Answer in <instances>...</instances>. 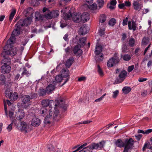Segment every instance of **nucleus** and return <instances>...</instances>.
<instances>
[{
  "instance_id": "obj_1",
  "label": "nucleus",
  "mask_w": 152,
  "mask_h": 152,
  "mask_svg": "<svg viewBox=\"0 0 152 152\" xmlns=\"http://www.w3.org/2000/svg\"><path fill=\"white\" fill-rule=\"evenodd\" d=\"M64 101L63 99H59L56 101V103H54L55 107L54 112L52 110V109H50L48 111V114L44 120V123L45 124L50 123V121L52 120H54L58 121L61 118V114L59 110L58 109V107H64L66 106L65 104Z\"/></svg>"
},
{
  "instance_id": "obj_2",
  "label": "nucleus",
  "mask_w": 152,
  "mask_h": 152,
  "mask_svg": "<svg viewBox=\"0 0 152 152\" xmlns=\"http://www.w3.org/2000/svg\"><path fill=\"white\" fill-rule=\"evenodd\" d=\"M16 35H12V34L11 37L7 41V44L3 48V51L1 53L2 56L6 57V55L7 56H15L17 53L16 49L15 48H13L12 45L14 44V40Z\"/></svg>"
},
{
  "instance_id": "obj_3",
  "label": "nucleus",
  "mask_w": 152,
  "mask_h": 152,
  "mask_svg": "<svg viewBox=\"0 0 152 152\" xmlns=\"http://www.w3.org/2000/svg\"><path fill=\"white\" fill-rule=\"evenodd\" d=\"M31 19L29 17L24 20L20 19L16 24L15 26L16 28L13 31L12 33V35H19L22 28L24 26H27L31 23Z\"/></svg>"
},
{
  "instance_id": "obj_4",
  "label": "nucleus",
  "mask_w": 152,
  "mask_h": 152,
  "mask_svg": "<svg viewBox=\"0 0 152 152\" xmlns=\"http://www.w3.org/2000/svg\"><path fill=\"white\" fill-rule=\"evenodd\" d=\"M37 95L36 94L33 93L31 97L28 95H24L21 97V99L22 104L25 108H26L30 104V100L34 98L37 97Z\"/></svg>"
},
{
  "instance_id": "obj_5",
  "label": "nucleus",
  "mask_w": 152,
  "mask_h": 152,
  "mask_svg": "<svg viewBox=\"0 0 152 152\" xmlns=\"http://www.w3.org/2000/svg\"><path fill=\"white\" fill-rule=\"evenodd\" d=\"M134 141L132 138L126 139L125 141V146L124 152H128L129 150L132 149L134 144Z\"/></svg>"
},
{
  "instance_id": "obj_6",
  "label": "nucleus",
  "mask_w": 152,
  "mask_h": 152,
  "mask_svg": "<svg viewBox=\"0 0 152 152\" xmlns=\"http://www.w3.org/2000/svg\"><path fill=\"white\" fill-rule=\"evenodd\" d=\"M105 143V142L104 140H102L99 143H93L89 145L92 150L94 149L102 150L104 148Z\"/></svg>"
},
{
  "instance_id": "obj_7",
  "label": "nucleus",
  "mask_w": 152,
  "mask_h": 152,
  "mask_svg": "<svg viewBox=\"0 0 152 152\" xmlns=\"http://www.w3.org/2000/svg\"><path fill=\"white\" fill-rule=\"evenodd\" d=\"M41 104L42 107L46 108L48 106L52 110L53 106L54 105V102L53 100H49L48 99H45L41 101Z\"/></svg>"
},
{
  "instance_id": "obj_8",
  "label": "nucleus",
  "mask_w": 152,
  "mask_h": 152,
  "mask_svg": "<svg viewBox=\"0 0 152 152\" xmlns=\"http://www.w3.org/2000/svg\"><path fill=\"white\" fill-rule=\"evenodd\" d=\"M120 71L121 69H120L117 68L115 70V73L116 74H118L120 73L118 77L121 80H123L126 77L127 72L125 70H122L120 72Z\"/></svg>"
},
{
  "instance_id": "obj_9",
  "label": "nucleus",
  "mask_w": 152,
  "mask_h": 152,
  "mask_svg": "<svg viewBox=\"0 0 152 152\" xmlns=\"http://www.w3.org/2000/svg\"><path fill=\"white\" fill-rule=\"evenodd\" d=\"M4 58L1 62V66H9L11 64V59L8 57V56L6 55V57H4Z\"/></svg>"
},
{
  "instance_id": "obj_10",
  "label": "nucleus",
  "mask_w": 152,
  "mask_h": 152,
  "mask_svg": "<svg viewBox=\"0 0 152 152\" xmlns=\"http://www.w3.org/2000/svg\"><path fill=\"white\" fill-rule=\"evenodd\" d=\"M114 58H111L107 62V66H113L116 65L120 61V59H115Z\"/></svg>"
},
{
  "instance_id": "obj_11",
  "label": "nucleus",
  "mask_w": 152,
  "mask_h": 152,
  "mask_svg": "<svg viewBox=\"0 0 152 152\" xmlns=\"http://www.w3.org/2000/svg\"><path fill=\"white\" fill-rule=\"evenodd\" d=\"M17 117L16 118L20 121L22 120L25 116V112L23 110L20 108H19L17 112H16Z\"/></svg>"
},
{
  "instance_id": "obj_12",
  "label": "nucleus",
  "mask_w": 152,
  "mask_h": 152,
  "mask_svg": "<svg viewBox=\"0 0 152 152\" xmlns=\"http://www.w3.org/2000/svg\"><path fill=\"white\" fill-rule=\"evenodd\" d=\"M139 1H134L133 3V7L134 9L135 10L140 11L141 9L143 7V4L139 2Z\"/></svg>"
},
{
  "instance_id": "obj_13",
  "label": "nucleus",
  "mask_w": 152,
  "mask_h": 152,
  "mask_svg": "<svg viewBox=\"0 0 152 152\" xmlns=\"http://www.w3.org/2000/svg\"><path fill=\"white\" fill-rule=\"evenodd\" d=\"M89 14L87 12H84L80 16L81 21L85 23L89 20Z\"/></svg>"
},
{
  "instance_id": "obj_14",
  "label": "nucleus",
  "mask_w": 152,
  "mask_h": 152,
  "mask_svg": "<svg viewBox=\"0 0 152 152\" xmlns=\"http://www.w3.org/2000/svg\"><path fill=\"white\" fill-rule=\"evenodd\" d=\"M41 123L39 119L36 117L33 118L31 121V125L34 127H37L39 126Z\"/></svg>"
},
{
  "instance_id": "obj_15",
  "label": "nucleus",
  "mask_w": 152,
  "mask_h": 152,
  "mask_svg": "<svg viewBox=\"0 0 152 152\" xmlns=\"http://www.w3.org/2000/svg\"><path fill=\"white\" fill-rule=\"evenodd\" d=\"M128 28L129 30H133L134 31L136 30L137 24L135 22L132 21V22L130 21L128 22Z\"/></svg>"
},
{
  "instance_id": "obj_16",
  "label": "nucleus",
  "mask_w": 152,
  "mask_h": 152,
  "mask_svg": "<svg viewBox=\"0 0 152 152\" xmlns=\"http://www.w3.org/2000/svg\"><path fill=\"white\" fill-rule=\"evenodd\" d=\"M73 53L76 55L80 56L83 53V51L81 50L78 45H77L75 46L73 49Z\"/></svg>"
},
{
  "instance_id": "obj_17",
  "label": "nucleus",
  "mask_w": 152,
  "mask_h": 152,
  "mask_svg": "<svg viewBox=\"0 0 152 152\" xmlns=\"http://www.w3.org/2000/svg\"><path fill=\"white\" fill-rule=\"evenodd\" d=\"M130 47L129 46L127 45L126 42H124L122 46V52L124 53H127L130 51Z\"/></svg>"
},
{
  "instance_id": "obj_18",
  "label": "nucleus",
  "mask_w": 152,
  "mask_h": 152,
  "mask_svg": "<svg viewBox=\"0 0 152 152\" xmlns=\"http://www.w3.org/2000/svg\"><path fill=\"white\" fill-rule=\"evenodd\" d=\"M35 20L36 21H42L44 18V15L41 14L39 13H36L35 15Z\"/></svg>"
},
{
  "instance_id": "obj_19",
  "label": "nucleus",
  "mask_w": 152,
  "mask_h": 152,
  "mask_svg": "<svg viewBox=\"0 0 152 152\" xmlns=\"http://www.w3.org/2000/svg\"><path fill=\"white\" fill-rule=\"evenodd\" d=\"M69 70L67 69H63L61 72V76L63 77H66L69 76Z\"/></svg>"
},
{
  "instance_id": "obj_20",
  "label": "nucleus",
  "mask_w": 152,
  "mask_h": 152,
  "mask_svg": "<svg viewBox=\"0 0 152 152\" xmlns=\"http://www.w3.org/2000/svg\"><path fill=\"white\" fill-rule=\"evenodd\" d=\"M10 95L9 97L10 100L14 101L18 99V95L17 93L14 92L13 93H12L11 92H10Z\"/></svg>"
},
{
  "instance_id": "obj_21",
  "label": "nucleus",
  "mask_w": 152,
  "mask_h": 152,
  "mask_svg": "<svg viewBox=\"0 0 152 152\" xmlns=\"http://www.w3.org/2000/svg\"><path fill=\"white\" fill-rule=\"evenodd\" d=\"M105 25L102 24L100 28V29L99 31V34L101 37L104 36L105 34Z\"/></svg>"
},
{
  "instance_id": "obj_22",
  "label": "nucleus",
  "mask_w": 152,
  "mask_h": 152,
  "mask_svg": "<svg viewBox=\"0 0 152 152\" xmlns=\"http://www.w3.org/2000/svg\"><path fill=\"white\" fill-rule=\"evenodd\" d=\"M87 28L84 26H81L79 29V32L80 35H83L86 34L88 32Z\"/></svg>"
},
{
  "instance_id": "obj_23",
  "label": "nucleus",
  "mask_w": 152,
  "mask_h": 152,
  "mask_svg": "<svg viewBox=\"0 0 152 152\" xmlns=\"http://www.w3.org/2000/svg\"><path fill=\"white\" fill-rule=\"evenodd\" d=\"M46 89L47 94H50L54 90L55 86L52 84H50L47 86Z\"/></svg>"
},
{
  "instance_id": "obj_24",
  "label": "nucleus",
  "mask_w": 152,
  "mask_h": 152,
  "mask_svg": "<svg viewBox=\"0 0 152 152\" xmlns=\"http://www.w3.org/2000/svg\"><path fill=\"white\" fill-rule=\"evenodd\" d=\"M125 142H124L121 139H118L115 142L116 145L119 147H124L125 146Z\"/></svg>"
},
{
  "instance_id": "obj_25",
  "label": "nucleus",
  "mask_w": 152,
  "mask_h": 152,
  "mask_svg": "<svg viewBox=\"0 0 152 152\" xmlns=\"http://www.w3.org/2000/svg\"><path fill=\"white\" fill-rule=\"evenodd\" d=\"M11 69V67H1V72L4 74L10 72Z\"/></svg>"
},
{
  "instance_id": "obj_26",
  "label": "nucleus",
  "mask_w": 152,
  "mask_h": 152,
  "mask_svg": "<svg viewBox=\"0 0 152 152\" xmlns=\"http://www.w3.org/2000/svg\"><path fill=\"white\" fill-rule=\"evenodd\" d=\"M63 80V77L60 74L56 75L55 78V81L54 82V84H56V83H60Z\"/></svg>"
},
{
  "instance_id": "obj_27",
  "label": "nucleus",
  "mask_w": 152,
  "mask_h": 152,
  "mask_svg": "<svg viewBox=\"0 0 152 152\" xmlns=\"http://www.w3.org/2000/svg\"><path fill=\"white\" fill-rule=\"evenodd\" d=\"M74 61V59L73 57H70L66 61L65 64L66 66H71L73 63Z\"/></svg>"
},
{
  "instance_id": "obj_28",
  "label": "nucleus",
  "mask_w": 152,
  "mask_h": 152,
  "mask_svg": "<svg viewBox=\"0 0 152 152\" xmlns=\"http://www.w3.org/2000/svg\"><path fill=\"white\" fill-rule=\"evenodd\" d=\"M102 50V47L101 46H96L95 48V54L96 55H98L100 54Z\"/></svg>"
},
{
  "instance_id": "obj_29",
  "label": "nucleus",
  "mask_w": 152,
  "mask_h": 152,
  "mask_svg": "<svg viewBox=\"0 0 152 152\" xmlns=\"http://www.w3.org/2000/svg\"><path fill=\"white\" fill-rule=\"evenodd\" d=\"M27 127V125L25 122L22 121L21 122L20 127L22 130L26 131Z\"/></svg>"
},
{
  "instance_id": "obj_30",
  "label": "nucleus",
  "mask_w": 152,
  "mask_h": 152,
  "mask_svg": "<svg viewBox=\"0 0 152 152\" xmlns=\"http://www.w3.org/2000/svg\"><path fill=\"white\" fill-rule=\"evenodd\" d=\"M72 20L75 22L78 23L81 21L80 16L79 15H75L72 16Z\"/></svg>"
},
{
  "instance_id": "obj_31",
  "label": "nucleus",
  "mask_w": 152,
  "mask_h": 152,
  "mask_svg": "<svg viewBox=\"0 0 152 152\" xmlns=\"http://www.w3.org/2000/svg\"><path fill=\"white\" fill-rule=\"evenodd\" d=\"M131 88L129 86H125L122 89L123 92L125 94L129 93L131 91Z\"/></svg>"
},
{
  "instance_id": "obj_32",
  "label": "nucleus",
  "mask_w": 152,
  "mask_h": 152,
  "mask_svg": "<svg viewBox=\"0 0 152 152\" xmlns=\"http://www.w3.org/2000/svg\"><path fill=\"white\" fill-rule=\"evenodd\" d=\"M46 93H47V92L46 89L45 90L42 88H41L39 89V96H44Z\"/></svg>"
},
{
  "instance_id": "obj_33",
  "label": "nucleus",
  "mask_w": 152,
  "mask_h": 152,
  "mask_svg": "<svg viewBox=\"0 0 152 152\" xmlns=\"http://www.w3.org/2000/svg\"><path fill=\"white\" fill-rule=\"evenodd\" d=\"M6 78L5 76L3 75H0V85H4L5 83Z\"/></svg>"
},
{
  "instance_id": "obj_34",
  "label": "nucleus",
  "mask_w": 152,
  "mask_h": 152,
  "mask_svg": "<svg viewBox=\"0 0 152 152\" xmlns=\"http://www.w3.org/2000/svg\"><path fill=\"white\" fill-rule=\"evenodd\" d=\"M90 146H88L85 147L84 149L79 151V152H93Z\"/></svg>"
},
{
  "instance_id": "obj_35",
  "label": "nucleus",
  "mask_w": 152,
  "mask_h": 152,
  "mask_svg": "<svg viewBox=\"0 0 152 152\" xmlns=\"http://www.w3.org/2000/svg\"><path fill=\"white\" fill-rule=\"evenodd\" d=\"M44 15V18H45L47 19H50L53 18L52 15V12L50 11L46 13Z\"/></svg>"
},
{
  "instance_id": "obj_36",
  "label": "nucleus",
  "mask_w": 152,
  "mask_h": 152,
  "mask_svg": "<svg viewBox=\"0 0 152 152\" xmlns=\"http://www.w3.org/2000/svg\"><path fill=\"white\" fill-rule=\"evenodd\" d=\"M16 12V10L15 9H13L11 12L9 16V20L10 22H11L13 19Z\"/></svg>"
},
{
  "instance_id": "obj_37",
  "label": "nucleus",
  "mask_w": 152,
  "mask_h": 152,
  "mask_svg": "<svg viewBox=\"0 0 152 152\" xmlns=\"http://www.w3.org/2000/svg\"><path fill=\"white\" fill-rule=\"evenodd\" d=\"M107 17L106 15L104 14L101 15L99 18V22L102 23H104L106 20Z\"/></svg>"
},
{
  "instance_id": "obj_38",
  "label": "nucleus",
  "mask_w": 152,
  "mask_h": 152,
  "mask_svg": "<svg viewBox=\"0 0 152 152\" xmlns=\"http://www.w3.org/2000/svg\"><path fill=\"white\" fill-rule=\"evenodd\" d=\"M135 43L134 39L132 37L129 40V46L131 47H133Z\"/></svg>"
},
{
  "instance_id": "obj_39",
  "label": "nucleus",
  "mask_w": 152,
  "mask_h": 152,
  "mask_svg": "<svg viewBox=\"0 0 152 152\" xmlns=\"http://www.w3.org/2000/svg\"><path fill=\"white\" fill-rule=\"evenodd\" d=\"M149 39L148 37H144L142 41V45H146L148 44Z\"/></svg>"
},
{
  "instance_id": "obj_40",
  "label": "nucleus",
  "mask_w": 152,
  "mask_h": 152,
  "mask_svg": "<svg viewBox=\"0 0 152 152\" xmlns=\"http://www.w3.org/2000/svg\"><path fill=\"white\" fill-rule=\"evenodd\" d=\"M51 12L53 18L57 17L59 15V12L57 10H54Z\"/></svg>"
},
{
  "instance_id": "obj_41",
  "label": "nucleus",
  "mask_w": 152,
  "mask_h": 152,
  "mask_svg": "<svg viewBox=\"0 0 152 152\" xmlns=\"http://www.w3.org/2000/svg\"><path fill=\"white\" fill-rule=\"evenodd\" d=\"M16 122V120L15 119H14L12 121V122L9 125L7 128V130L9 131L10 132L12 130V125L14 123H15V122Z\"/></svg>"
},
{
  "instance_id": "obj_42",
  "label": "nucleus",
  "mask_w": 152,
  "mask_h": 152,
  "mask_svg": "<svg viewBox=\"0 0 152 152\" xmlns=\"http://www.w3.org/2000/svg\"><path fill=\"white\" fill-rule=\"evenodd\" d=\"M116 23V20L114 18H111L109 21V24L111 26H113Z\"/></svg>"
},
{
  "instance_id": "obj_43",
  "label": "nucleus",
  "mask_w": 152,
  "mask_h": 152,
  "mask_svg": "<svg viewBox=\"0 0 152 152\" xmlns=\"http://www.w3.org/2000/svg\"><path fill=\"white\" fill-rule=\"evenodd\" d=\"M97 2L99 8L102 7L104 5V0H97Z\"/></svg>"
},
{
  "instance_id": "obj_44",
  "label": "nucleus",
  "mask_w": 152,
  "mask_h": 152,
  "mask_svg": "<svg viewBox=\"0 0 152 152\" xmlns=\"http://www.w3.org/2000/svg\"><path fill=\"white\" fill-rule=\"evenodd\" d=\"M86 40V37H82L80 38V42L82 46H84L85 45V42Z\"/></svg>"
},
{
  "instance_id": "obj_45",
  "label": "nucleus",
  "mask_w": 152,
  "mask_h": 152,
  "mask_svg": "<svg viewBox=\"0 0 152 152\" xmlns=\"http://www.w3.org/2000/svg\"><path fill=\"white\" fill-rule=\"evenodd\" d=\"M123 59L125 61H129L131 58V56L128 54H125L124 55L123 57Z\"/></svg>"
},
{
  "instance_id": "obj_46",
  "label": "nucleus",
  "mask_w": 152,
  "mask_h": 152,
  "mask_svg": "<svg viewBox=\"0 0 152 152\" xmlns=\"http://www.w3.org/2000/svg\"><path fill=\"white\" fill-rule=\"evenodd\" d=\"M119 91L116 90L113 92V94L112 96L113 99H116L119 94Z\"/></svg>"
},
{
  "instance_id": "obj_47",
  "label": "nucleus",
  "mask_w": 152,
  "mask_h": 152,
  "mask_svg": "<svg viewBox=\"0 0 152 152\" xmlns=\"http://www.w3.org/2000/svg\"><path fill=\"white\" fill-rule=\"evenodd\" d=\"M89 9L91 10H95L97 8V5L95 3H94L88 6Z\"/></svg>"
},
{
  "instance_id": "obj_48",
  "label": "nucleus",
  "mask_w": 152,
  "mask_h": 152,
  "mask_svg": "<svg viewBox=\"0 0 152 152\" xmlns=\"http://www.w3.org/2000/svg\"><path fill=\"white\" fill-rule=\"evenodd\" d=\"M23 76H21L20 74L18 73L16 75H15L14 78V81H17L19 79H20L22 78Z\"/></svg>"
},
{
  "instance_id": "obj_49",
  "label": "nucleus",
  "mask_w": 152,
  "mask_h": 152,
  "mask_svg": "<svg viewBox=\"0 0 152 152\" xmlns=\"http://www.w3.org/2000/svg\"><path fill=\"white\" fill-rule=\"evenodd\" d=\"M40 111L41 114L45 115L47 112V110L46 107H42Z\"/></svg>"
},
{
  "instance_id": "obj_50",
  "label": "nucleus",
  "mask_w": 152,
  "mask_h": 152,
  "mask_svg": "<svg viewBox=\"0 0 152 152\" xmlns=\"http://www.w3.org/2000/svg\"><path fill=\"white\" fill-rule=\"evenodd\" d=\"M23 71L21 74L22 76H23L24 75H27L28 76L29 75H30V73L28 71H27L25 68H23Z\"/></svg>"
},
{
  "instance_id": "obj_51",
  "label": "nucleus",
  "mask_w": 152,
  "mask_h": 152,
  "mask_svg": "<svg viewBox=\"0 0 152 152\" xmlns=\"http://www.w3.org/2000/svg\"><path fill=\"white\" fill-rule=\"evenodd\" d=\"M6 102L4 100V110L5 111V115L6 116L7 115V104H6Z\"/></svg>"
},
{
  "instance_id": "obj_52",
  "label": "nucleus",
  "mask_w": 152,
  "mask_h": 152,
  "mask_svg": "<svg viewBox=\"0 0 152 152\" xmlns=\"http://www.w3.org/2000/svg\"><path fill=\"white\" fill-rule=\"evenodd\" d=\"M128 20V17H127L124 19L123 21L122 25L123 26L126 25Z\"/></svg>"
},
{
  "instance_id": "obj_53",
  "label": "nucleus",
  "mask_w": 152,
  "mask_h": 152,
  "mask_svg": "<svg viewBox=\"0 0 152 152\" xmlns=\"http://www.w3.org/2000/svg\"><path fill=\"white\" fill-rule=\"evenodd\" d=\"M14 114V110H9V115L10 119L12 120V119L13 115Z\"/></svg>"
},
{
  "instance_id": "obj_54",
  "label": "nucleus",
  "mask_w": 152,
  "mask_h": 152,
  "mask_svg": "<svg viewBox=\"0 0 152 152\" xmlns=\"http://www.w3.org/2000/svg\"><path fill=\"white\" fill-rule=\"evenodd\" d=\"M149 67H142L141 69L142 71L144 72L147 73L149 72Z\"/></svg>"
},
{
  "instance_id": "obj_55",
  "label": "nucleus",
  "mask_w": 152,
  "mask_h": 152,
  "mask_svg": "<svg viewBox=\"0 0 152 152\" xmlns=\"http://www.w3.org/2000/svg\"><path fill=\"white\" fill-rule=\"evenodd\" d=\"M150 144L145 143L142 148V150L143 151H145L146 148H150Z\"/></svg>"
},
{
  "instance_id": "obj_56",
  "label": "nucleus",
  "mask_w": 152,
  "mask_h": 152,
  "mask_svg": "<svg viewBox=\"0 0 152 152\" xmlns=\"http://www.w3.org/2000/svg\"><path fill=\"white\" fill-rule=\"evenodd\" d=\"M72 14L69 12V13L66 14L65 15V17L66 19H69L70 17H72Z\"/></svg>"
},
{
  "instance_id": "obj_57",
  "label": "nucleus",
  "mask_w": 152,
  "mask_h": 152,
  "mask_svg": "<svg viewBox=\"0 0 152 152\" xmlns=\"http://www.w3.org/2000/svg\"><path fill=\"white\" fill-rule=\"evenodd\" d=\"M98 72L100 76H103L104 74V73L101 69V67H98Z\"/></svg>"
},
{
  "instance_id": "obj_58",
  "label": "nucleus",
  "mask_w": 152,
  "mask_h": 152,
  "mask_svg": "<svg viewBox=\"0 0 152 152\" xmlns=\"http://www.w3.org/2000/svg\"><path fill=\"white\" fill-rule=\"evenodd\" d=\"M10 89L7 88V89L5 91V94L6 96L7 97H9L10 96Z\"/></svg>"
},
{
  "instance_id": "obj_59",
  "label": "nucleus",
  "mask_w": 152,
  "mask_h": 152,
  "mask_svg": "<svg viewBox=\"0 0 152 152\" xmlns=\"http://www.w3.org/2000/svg\"><path fill=\"white\" fill-rule=\"evenodd\" d=\"M86 78L85 77L83 76L81 77H79L78 79V81H84L86 80Z\"/></svg>"
},
{
  "instance_id": "obj_60",
  "label": "nucleus",
  "mask_w": 152,
  "mask_h": 152,
  "mask_svg": "<svg viewBox=\"0 0 152 152\" xmlns=\"http://www.w3.org/2000/svg\"><path fill=\"white\" fill-rule=\"evenodd\" d=\"M87 145V143H85L84 144H83V145L80 146V147H79L77 149L78 150V151L80 150L81 149L83 148V149L85 148H84Z\"/></svg>"
},
{
  "instance_id": "obj_61",
  "label": "nucleus",
  "mask_w": 152,
  "mask_h": 152,
  "mask_svg": "<svg viewBox=\"0 0 152 152\" xmlns=\"http://www.w3.org/2000/svg\"><path fill=\"white\" fill-rule=\"evenodd\" d=\"M148 80V79L144 78L143 77L139 78L138 79V81L139 82H141L144 81H145Z\"/></svg>"
},
{
  "instance_id": "obj_62",
  "label": "nucleus",
  "mask_w": 152,
  "mask_h": 152,
  "mask_svg": "<svg viewBox=\"0 0 152 152\" xmlns=\"http://www.w3.org/2000/svg\"><path fill=\"white\" fill-rule=\"evenodd\" d=\"M126 38V33H123L122 34L121 40L123 41Z\"/></svg>"
},
{
  "instance_id": "obj_63",
  "label": "nucleus",
  "mask_w": 152,
  "mask_h": 152,
  "mask_svg": "<svg viewBox=\"0 0 152 152\" xmlns=\"http://www.w3.org/2000/svg\"><path fill=\"white\" fill-rule=\"evenodd\" d=\"M135 136L136 139L138 140H139L142 137V135L141 134H139L137 135H135Z\"/></svg>"
},
{
  "instance_id": "obj_64",
  "label": "nucleus",
  "mask_w": 152,
  "mask_h": 152,
  "mask_svg": "<svg viewBox=\"0 0 152 152\" xmlns=\"http://www.w3.org/2000/svg\"><path fill=\"white\" fill-rule=\"evenodd\" d=\"M117 3V1L116 0H112L110 2V4L111 5L115 6Z\"/></svg>"
}]
</instances>
